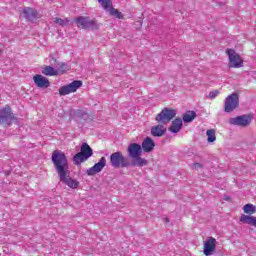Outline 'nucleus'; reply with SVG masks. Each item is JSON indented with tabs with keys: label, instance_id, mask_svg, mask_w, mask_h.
Listing matches in <instances>:
<instances>
[{
	"label": "nucleus",
	"instance_id": "obj_1",
	"mask_svg": "<svg viewBox=\"0 0 256 256\" xmlns=\"http://www.w3.org/2000/svg\"><path fill=\"white\" fill-rule=\"evenodd\" d=\"M51 159L61 183L70 189H78L79 181L68 175L69 161L67 160V155H65L61 150H55L52 153Z\"/></svg>",
	"mask_w": 256,
	"mask_h": 256
},
{
	"label": "nucleus",
	"instance_id": "obj_2",
	"mask_svg": "<svg viewBox=\"0 0 256 256\" xmlns=\"http://www.w3.org/2000/svg\"><path fill=\"white\" fill-rule=\"evenodd\" d=\"M128 157L132 160L131 165L133 167H145L147 165V159L141 158L143 148L138 143H131L128 148Z\"/></svg>",
	"mask_w": 256,
	"mask_h": 256
},
{
	"label": "nucleus",
	"instance_id": "obj_3",
	"mask_svg": "<svg viewBox=\"0 0 256 256\" xmlns=\"http://www.w3.org/2000/svg\"><path fill=\"white\" fill-rule=\"evenodd\" d=\"M243 212L246 213V215L243 214L240 216V223L256 227V217L252 216L256 213V206L253 204H246L243 207Z\"/></svg>",
	"mask_w": 256,
	"mask_h": 256
},
{
	"label": "nucleus",
	"instance_id": "obj_4",
	"mask_svg": "<svg viewBox=\"0 0 256 256\" xmlns=\"http://www.w3.org/2000/svg\"><path fill=\"white\" fill-rule=\"evenodd\" d=\"M89 157H93V149L89 144L83 143L80 147V152H78L73 157L74 165H81V163H85Z\"/></svg>",
	"mask_w": 256,
	"mask_h": 256
},
{
	"label": "nucleus",
	"instance_id": "obj_5",
	"mask_svg": "<svg viewBox=\"0 0 256 256\" xmlns=\"http://www.w3.org/2000/svg\"><path fill=\"white\" fill-rule=\"evenodd\" d=\"M177 115V111L173 108H164L162 111L156 115V121L157 123H160L161 125H167L168 123H171L173 119H175Z\"/></svg>",
	"mask_w": 256,
	"mask_h": 256
},
{
	"label": "nucleus",
	"instance_id": "obj_6",
	"mask_svg": "<svg viewBox=\"0 0 256 256\" xmlns=\"http://www.w3.org/2000/svg\"><path fill=\"white\" fill-rule=\"evenodd\" d=\"M110 165L114 169L129 167V163L121 151L114 152L110 155Z\"/></svg>",
	"mask_w": 256,
	"mask_h": 256
},
{
	"label": "nucleus",
	"instance_id": "obj_7",
	"mask_svg": "<svg viewBox=\"0 0 256 256\" xmlns=\"http://www.w3.org/2000/svg\"><path fill=\"white\" fill-rule=\"evenodd\" d=\"M226 54L228 55V67L230 69H240V67H243V60L241 59V55H239V53L233 49H227Z\"/></svg>",
	"mask_w": 256,
	"mask_h": 256
},
{
	"label": "nucleus",
	"instance_id": "obj_8",
	"mask_svg": "<svg viewBox=\"0 0 256 256\" xmlns=\"http://www.w3.org/2000/svg\"><path fill=\"white\" fill-rule=\"evenodd\" d=\"M17 119L15 117V114L11 111V107L9 105H6L5 107L0 109V123L1 125H4L5 127H9L13 121Z\"/></svg>",
	"mask_w": 256,
	"mask_h": 256
},
{
	"label": "nucleus",
	"instance_id": "obj_9",
	"mask_svg": "<svg viewBox=\"0 0 256 256\" xmlns=\"http://www.w3.org/2000/svg\"><path fill=\"white\" fill-rule=\"evenodd\" d=\"M74 21L77 27H82V29H99L97 20H90L89 17L79 16Z\"/></svg>",
	"mask_w": 256,
	"mask_h": 256
},
{
	"label": "nucleus",
	"instance_id": "obj_10",
	"mask_svg": "<svg viewBox=\"0 0 256 256\" xmlns=\"http://www.w3.org/2000/svg\"><path fill=\"white\" fill-rule=\"evenodd\" d=\"M80 87H83V81L74 80L70 84L61 86L58 92H59V95L61 96L70 95V93H76L77 89H80Z\"/></svg>",
	"mask_w": 256,
	"mask_h": 256
},
{
	"label": "nucleus",
	"instance_id": "obj_11",
	"mask_svg": "<svg viewBox=\"0 0 256 256\" xmlns=\"http://www.w3.org/2000/svg\"><path fill=\"white\" fill-rule=\"evenodd\" d=\"M239 107V95L233 93L229 95L224 104V111L226 113H231V111H235Z\"/></svg>",
	"mask_w": 256,
	"mask_h": 256
},
{
	"label": "nucleus",
	"instance_id": "obj_12",
	"mask_svg": "<svg viewBox=\"0 0 256 256\" xmlns=\"http://www.w3.org/2000/svg\"><path fill=\"white\" fill-rule=\"evenodd\" d=\"M253 121V115H241L235 118H230L228 123L230 125H237L238 127H249Z\"/></svg>",
	"mask_w": 256,
	"mask_h": 256
},
{
	"label": "nucleus",
	"instance_id": "obj_13",
	"mask_svg": "<svg viewBox=\"0 0 256 256\" xmlns=\"http://www.w3.org/2000/svg\"><path fill=\"white\" fill-rule=\"evenodd\" d=\"M217 249V239L214 237H208L203 244V253L205 256H210L215 253Z\"/></svg>",
	"mask_w": 256,
	"mask_h": 256
},
{
	"label": "nucleus",
	"instance_id": "obj_14",
	"mask_svg": "<svg viewBox=\"0 0 256 256\" xmlns=\"http://www.w3.org/2000/svg\"><path fill=\"white\" fill-rule=\"evenodd\" d=\"M20 15L26 21H35V19L39 15V12H37V10H35L31 7H24L21 9Z\"/></svg>",
	"mask_w": 256,
	"mask_h": 256
},
{
	"label": "nucleus",
	"instance_id": "obj_15",
	"mask_svg": "<svg viewBox=\"0 0 256 256\" xmlns=\"http://www.w3.org/2000/svg\"><path fill=\"white\" fill-rule=\"evenodd\" d=\"M105 165H107V159H105V157H101L98 163L87 170V175L93 176L97 175V173H101Z\"/></svg>",
	"mask_w": 256,
	"mask_h": 256
},
{
	"label": "nucleus",
	"instance_id": "obj_16",
	"mask_svg": "<svg viewBox=\"0 0 256 256\" xmlns=\"http://www.w3.org/2000/svg\"><path fill=\"white\" fill-rule=\"evenodd\" d=\"M33 81L36 87H39L40 89H47V87L51 85V82H49V79L41 74L34 75Z\"/></svg>",
	"mask_w": 256,
	"mask_h": 256
},
{
	"label": "nucleus",
	"instance_id": "obj_17",
	"mask_svg": "<svg viewBox=\"0 0 256 256\" xmlns=\"http://www.w3.org/2000/svg\"><path fill=\"white\" fill-rule=\"evenodd\" d=\"M181 129H183V120L181 118H175L168 128V131H170V133H179Z\"/></svg>",
	"mask_w": 256,
	"mask_h": 256
},
{
	"label": "nucleus",
	"instance_id": "obj_18",
	"mask_svg": "<svg viewBox=\"0 0 256 256\" xmlns=\"http://www.w3.org/2000/svg\"><path fill=\"white\" fill-rule=\"evenodd\" d=\"M165 133H167V128H165L163 124H159L151 128V135L153 137H163Z\"/></svg>",
	"mask_w": 256,
	"mask_h": 256
},
{
	"label": "nucleus",
	"instance_id": "obj_19",
	"mask_svg": "<svg viewBox=\"0 0 256 256\" xmlns=\"http://www.w3.org/2000/svg\"><path fill=\"white\" fill-rule=\"evenodd\" d=\"M142 149L144 153H151L155 149V141L147 137L142 142Z\"/></svg>",
	"mask_w": 256,
	"mask_h": 256
},
{
	"label": "nucleus",
	"instance_id": "obj_20",
	"mask_svg": "<svg viewBox=\"0 0 256 256\" xmlns=\"http://www.w3.org/2000/svg\"><path fill=\"white\" fill-rule=\"evenodd\" d=\"M42 74L46 75L47 77H56L59 75V71H57L52 66H45L42 70Z\"/></svg>",
	"mask_w": 256,
	"mask_h": 256
},
{
	"label": "nucleus",
	"instance_id": "obj_21",
	"mask_svg": "<svg viewBox=\"0 0 256 256\" xmlns=\"http://www.w3.org/2000/svg\"><path fill=\"white\" fill-rule=\"evenodd\" d=\"M196 117H197V114L195 113V111H187L183 115L182 119L184 123H191V121H193Z\"/></svg>",
	"mask_w": 256,
	"mask_h": 256
},
{
	"label": "nucleus",
	"instance_id": "obj_22",
	"mask_svg": "<svg viewBox=\"0 0 256 256\" xmlns=\"http://www.w3.org/2000/svg\"><path fill=\"white\" fill-rule=\"evenodd\" d=\"M108 13L109 15H111L112 17H115L116 19H124L123 13H121V11L117 10L113 6L110 7V9L108 10Z\"/></svg>",
	"mask_w": 256,
	"mask_h": 256
},
{
	"label": "nucleus",
	"instance_id": "obj_23",
	"mask_svg": "<svg viewBox=\"0 0 256 256\" xmlns=\"http://www.w3.org/2000/svg\"><path fill=\"white\" fill-rule=\"evenodd\" d=\"M98 3H100L104 11H108L113 7V2L111 0H98Z\"/></svg>",
	"mask_w": 256,
	"mask_h": 256
},
{
	"label": "nucleus",
	"instance_id": "obj_24",
	"mask_svg": "<svg viewBox=\"0 0 256 256\" xmlns=\"http://www.w3.org/2000/svg\"><path fill=\"white\" fill-rule=\"evenodd\" d=\"M206 135L208 137V143H215L217 141V137H215V129H209L206 131Z\"/></svg>",
	"mask_w": 256,
	"mask_h": 256
},
{
	"label": "nucleus",
	"instance_id": "obj_25",
	"mask_svg": "<svg viewBox=\"0 0 256 256\" xmlns=\"http://www.w3.org/2000/svg\"><path fill=\"white\" fill-rule=\"evenodd\" d=\"M58 75H65V73H67V71H69V67L67 66V64L65 62H60L58 63Z\"/></svg>",
	"mask_w": 256,
	"mask_h": 256
},
{
	"label": "nucleus",
	"instance_id": "obj_26",
	"mask_svg": "<svg viewBox=\"0 0 256 256\" xmlns=\"http://www.w3.org/2000/svg\"><path fill=\"white\" fill-rule=\"evenodd\" d=\"M54 23H56V25H60V27H65V25H69V18H55Z\"/></svg>",
	"mask_w": 256,
	"mask_h": 256
},
{
	"label": "nucleus",
	"instance_id": "obj_27",
	"mask_svg": "<svg viewBox=\"0 0 256 256\" xmlns=\"http://www.w3.org/2000/svg\"><path fill=\"white\" fill-rule=\"evenodd\" d=\"M219 95V90H213L209 93L208 97L209 99H215Z\"/></svg>",
	"mask_w": 256,
	"mask_h": 256
},
{
	"label": "nucleus",
	"instance_id": "obj_28",
	"mask_svg": "<svg viewBox=\"0 0 256 256\" xmlns=\"http://www.w3.org/2000/svg\"><path fill=\"white\" fill-rule=\"evenodd\" d=\"M193 167H195V169H201V167H203V165L201 163H199V162H195L193 164Z\"/></svg>",
	"mask_w": 256,
	"mask_h": 256
},
{
	"label": "nucleus",
	"instance_id": "obj_29",
	"mask_svg": "<svg viewBox=\"0 0 256 256\" xmlns=\"http://www.w3.org/2000/svg\"><path fill=\"white\" fill-rule=\"evenodd\" d=\"M224 201H231V197L225 196V197H224Z\"/></svg>",
	"mask_w": 256,
	"mask_h": 256
},
{
	"label": "nucleus",
	"instance_id": "obj_30",
	"mask_svg": "<svg viewBox=\"0 0 256 256\" xmlns=\"http://www.w3.org/2000/svg\"><path fill=\"white\" fill-rule=\"evenodd\" d=\"M3 53V51L0 49V55Z\"/></svg>",
	"mask_w": 256,
	"mask_h": 256
}]
</instances>
